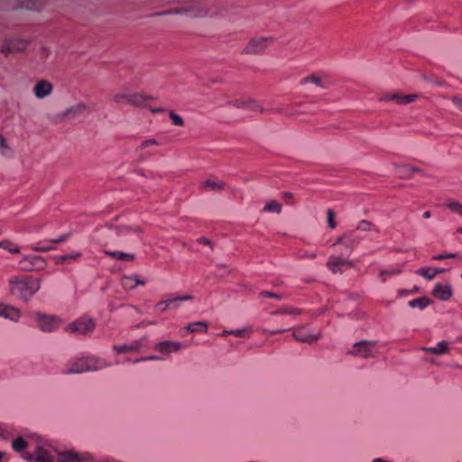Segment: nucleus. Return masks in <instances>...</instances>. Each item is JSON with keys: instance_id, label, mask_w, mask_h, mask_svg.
Listing matches in <instances>:
<instances>
[{"instance_id": "obj_30", "label": "nucleus", "mask_w": 462, "mask_h": 462, "mask_svg": "<svg viewBox=\"0 0 462 462\" xmlns=\"http://www.w3.org/2000/svg\"><path fill=\"white\" fill-rule=\"evenodd\" d=\"M105 254L116 261L130 262L134 259V254L119 251H105Z\"/></svg>"}, {"instance_id": "obj_54", "label": "nucleus", "mask_w": 462, "mask_h": 462, "mask_svg": "<svg viewBox=\"0 0 462 462\" xmlns=\"http://www.w3.org/2000/svg\"><path fill=\"white\" fill-rule=\"evenodd\" d=\"M155 145H158V142L155 139L144 140L141 143L142 148H146L149 146H155Z\"/></svg>"}, {"instance_id": "obj_8", "label": "nucleus", "mask_w": 462, "mask_h": 462, "mask_svg": "<svg viewBox=\"0 0 462 462\" xmlns=\"http://www.w3.org/2000/svg\"><path fill=\"white\" fill-rule=\"evenodd\" d=\"M173 14H186L190 17L202 18L211 14L210 7L207 2H195L183 9H178Z\"/></svg>"}, {"instance_id": "obj_13", "label": "nucleus", "mask_w": 462, "mask_h": 462, "mask_svg": "<svg viewBox=\"0 0 462 462\" xmlns=\"http://www.w3.org/2000/svg\"><path fill=\"white\" fill-rule=\"evenodd\" d=\"M183 347V344L179 341L164 340L158 342L154 345L153 348L155 351L162 355V359L170 357L172 353L180 351Z\"/></svg>"}, {"instance_id": "obj_63", "label": "nucleus", "mask_w": 462, "mask_h": 462, "mask_svg": "<svg viewBox=\"0 0 462 462\" xmlns=\"http://www.w3.org/2000/svg\"><path fill=\"white\" fill-rule=\"evenodd\" d=\"M434 270V273H435V275L437 276L438 274H440V273H443L445 272L444 269L442 268H433Z\"/></svg>"}, {"instance_id": "obj_32", "label": "nucleus", "mask_w": 462, "mask_h": 462, "mask_svg": "<svg viewBox=\"0 0 462 462\" xmlns=\"http://www.w3.org/2000/svg\"><path fill=\"white\" fill-rule=\"evenodd\" d=\"M263 212L280 214L282 212V204L276 200H268L263 208Z\"/></svg>"}, {"instance_id": "obj_58", "label": "nucleus", "mask_w": 462, "mask_h": 462, "mask_svg": "<svg viewBox=\"0 0 462 462\" xmlns=\"http://www.w3.org/2000/svg\"><path fill=\"white\" fill-rule=\"evenodd\" d=\"M132 230L130 227L128 226H120L117 228V234L118 235H125L126 234L128 231Z\"/></svg>"}, {"instance_id": "obj_6", "label": "nucleus", "mask_w": 462, "mask_h": 462, "mask_svg": "<svg viewBox=\"0 0 462 462\" xmlns=\"http://www.w3.org/2000/svg\"><path fill=\"white\" fill-rule=\"evenodd\" d=\"M228 106L237 109L246 110L253 113H264V107L256 100L251 97H236L227 103Z\"/></svg>"}, {"instance_id": "obj_29", "label": "nucleus", "mask_w": 462, "mask_h": 462, "mask_svg": "<svg viewBox=\"0 0 462 462\" xmlns=\"http://www.w3.org/2000/svg\"><path fill=\"white\" fill-rule=\"evenodd\" d=\"M324 79H325V77L319 76L317 74H311V75H309L306 78L302 79L301 84L302 85L314 84L317 87L325 89V88H327V86L325 85Z\"/></svg>"}, {"instance_id": "obj_50", "label": "nucleus", "mask_w": 462, "mask_h": 462, "mask_svg": "<svg viewBox=\"0 0 462 462\" xmlns=\"http://www.w3.org/2000/svg\"><path fill=\"white\" fill-rule=\"evenodd\" d=\"M31 249L36 252H49L51 250H54L55 247L51 245H37L31 246Z\"/></svg>"}, {"instance_id": "obj_61", "label": "nucleus", "mask_w": 462, "mask_h": 462, "mask_svg": "<svg viewBox=\"0 0 462 462\" xmlns=\"http://www.w3.org/2000/svg\"><path fill=\"white\" fill-rule=\"evenodd\" d=\"M232 332H233V329H225L223 330L219 336L220 337H226V336H228V335H231L232 336Z\"/></svg>"}, {"instance_id": "obj_28", "label": "nucleus", "mask_w": 462, "mask_h": 462, "mask_svg": "<svg viewBox=\"0 0 462 462\" xmlns=\"http://www.w3.org/2000/svg\"><path fill=\"white\" fill-rule=\"evenodd\" d=\"M31 444L32 439L25 440L23 438H17L13 440L12 447L16 452H19L22 455L23 452L31 449Z\"/></svg>"}, {"instance_id": "obj_26", "label": "nucleus", "mask_w": 462, "mask_h": 462, "mask_svg": "<svg viewBox=\"0 0 462 462\" xmlns=\"http://www.w3.org/2000/svg\"><path fill=\"white\" fill-rule=\"evenodd\" d=\"M402 273L400 266L381 268L378 270V279L381 282H385L390 277L399 275Z\"/></svg>"}, {"instance_id": "obj_46", "label": "nucleus", "mask_w": 462, "mask_h": 462, "mask_svg": "<svg viewBox=\"0 0 462 462\" xmlns=\"http://www.w3.org/2000/svg\"><path fill=\"white\" fill-rule=\"evenodd\" d=\"M317 256V251L300 250L298 254V257L300 259H315Z\"/></svg>"}, {"instance_id": "obj_37", "label": "nucleus", "mask_w": 462, "mask_h": 462, "mask_svg": "<svg viewBox=\"0 0 462 462\" xmlns=\"http://www.w3.org/2000/svg\"><path fill=\"white\" fill-rule=\"evenodd\" d=\"M253 332L251 326H245L242 328L233 329L232 336L242 338H249Z\"/></svg>"}, {"instance_id": "obj_41", "label": "nucleus", "mask_w": 462, "mask_h": 462, "mask_svg": "<svg viewBox=\"0 0 462 462\" xmlns=\"http://www.w3.org/2000/svg\"><path fill=\"white\" fill-rule=\"evenodd\" d=\"M416 273L429 281H431L436 277L434 270L431 267L420 268L416 271Z\"/></svg>"}, {"instance_id": "obj_47", "label": "nucleus", "mask_w": 462, "mask_h": 462, "mask_svg": "<svg viewBox=\"0 0 462 462\" xmlns=\"http://www.w3.org/2000/svg\"><path fill=\"white\" fill-rule=\"evenodd\" d=\"M169 116L171 119L172 124L174 125H177V126H182L183 125L184 121L181 118V116H179L178 114L174 113L173 111H170Z\"/></svg>"}, {"instance_id": "obj_5", "label": "nucleus", "mask_w": 462, "mask_h": 462, "mask_svg": "<svg viewBox=\"0 0 462 462\" xmlns=\"http://www.w3.org/2000/svg\"><path fill=\"white\" fill-rule=\"evenodd\" d=\"M95 327V322L91 318L82 317L73 322H70L67 326L66 331L71 334L86 336L92 333Z\"/></svg>"}, {"instance_id": "obj_39", "label": "nucleus", "mask_w": 462, "mask_h": 462, "mask_svg": "<svg viewBox=\"0 0 462 462\" xmlns=\"http://www.w3.org/2000/svg\"><path fill=\"white\" fill-rule=\"evenodd\" d=\"M0 248L4 249L11 254H19L20 253L19 246L17 245H15L14 243L8 241V240L0 242Z\"/></svg>"}, {"instance_id": "obj_7", "label": "nucleus", "mask_w": 462, "mask_h": 462, "mask_svg": "<svg viewBox=\"0 0 462 462\" xmlns=\"http://www.w3.org/2000/svg\"><path fill=\"white\" fill-rule=\"evenodd\" d=\"M273 43L272 36H258L252 38L244 49L246 54H260Z\"/></svg>"}, {"instance_id": "obj_16", "label": "nucleus", "mask_w": 462, "mask_h": 462, "mask_svg": "<svg viewBox=\"0 0 462 462\" xmlns=\"http://www.w3.org/2000/svg\"><path fill=\"white\" fill-rule=\"evenodd\" d=\"M145 341H146V338L143 337V338L134 340L129 344H116L112 346V349L116 355H123V354L131 353V352L137 353L142 349L143 343Z\"/></svg>"}, {"instance_id": "obj_24", "label": "nucleus", "mask_w": 462, "mask_h": 462, "mask_svg": "<svg viewBox=\"0 0 462 462\" xmlns=\"http://www.w3.org/2000/svg\"><path fill=\"white\" fill-rule=\"evenodd\" d=\"M146 281L137 274L125 275L122 278L121 284L125 290H134L137 285H145Z\"/></svg>"}, {"instance_id": "obj_35", "label": "nucleus", "mask_w": 462, "mask_h": 462, "mask_svg": "<svg viewBox=\"0 0 462 462\" xmlns=\"http://www.w3.org/2000/svg\"><path fill=\"white\" fill-rule=\"evenodd\" d=\"M431 304V300L427 297H420L414 300H411L408 302V305L411 308H419V309H425L426 307L430 306Z\"/></svg>"}, {"instance_id": "obj_62", "label": "nucleus", "mask_w": 462, "mask_h": 462, "mask_svg": "<svg viewBox=\"0 0 462 462\" xmlns=\"http://www.w3.org/2000/svg\"><path fill=\"white\" fill-rule=\"evenodd\" d=\"M371 462H393V461L389 460V459H383L382 457H376V458L373 459Z\"/></svg>"}, {"instance_id": "obj_10", "label": "nucleus", "mask_w": 462, "mask_h": 462, "mask_svg": "<svg viewBox=\"0 0 462 462\" xmlns=\"http://www.w3.org/2000/svg\"><path fill=\"white\" fill-rule=\"evenodd\" d=\"M35 322L40 330L43 332H52L60 328L61 319L56 316L38 312L35 314Z\"/></svg>"}, {"instance_id": "obj_12", "label": "nucleus", "mask_w": 462, "mask_h": 462, "mask_svg": "<svg viewBox=\"0 0 462 462\" xmlns=\"http://www.w3.org/2000/svg\"><path fill=\"white\" fill-rule=\"evenodd\" d=\"M419 98L418 94H402L400 92H392L383 95L379 101L381 102H393L399 106H406L415 102Z\"/></svg>"}, {"instance_id": "obj_44", "label": "nucleus", "mask_w": 462, "mask_h": 462, "mask_svg": "<svg viewBox=\"0 0 462 462\" xmlns=\"http://www.w3.org/2000/svg\"><path fill=\"white\" fill-rule=\"evenodd\" d=\"M275 313L280 315L299 316L301 314V310L296 308H282L278 310Z\"/></svg>"}, {"instance_id": "obj_36", "label": "nucleus", "mask_w": 462, "mask_h": 462, "mask_svg": "<svg viewBox=\"0 0 462 462\" xmlns=\"http://www.w3.org/2000/svg\"><path fill=\"white\" fill-rule=\"evenodd\" d=\"M187 330L194 333V332H203L206 333L208 331V323L204 321H197L191 322L187 325Z\"/></svg>"}, {"instance_id": "obj_15", "label": "nucleus", "mask_w": 462, "mask_h": 462, "mask_svg": "<svg viewBox=\"0 0 462 462\" xmlns=\"http://www.w3.org/2000/svg\"><path fill=\"white\" fill-rule=\"evenodd\" d=\"M54 89L53 84L47 79H39L35 82L32 93L37 99H44L50 97Z\"/></svg>"}, {"instance_id": "obj_25", "label": "nucleus", "mask_w": 462, "mask_h": 462, "mask_svg": "<svg viewBox=\"0 0 462 462\" xmlns=\"http://www.w3.org/2000/svg\"><path fill=\"white\" fill-rule=\"evenodd\" d=\"M421 350L436 356H441L448 353L449 344L446 340L439 342L435 346L421 347Z\"/></svg>"}, {"instance_id": "obj_60", "label": "nucleus", "mask_w": 462, "mask_h": 462, "mask_svg": "<svg viewBox=\"0 0 462 462\" xmlns=\"http://www.w3.org/2000/svg\"><path fill=\"white\" fill-rule=\"evenodd\" d=\"M67 237H68L67 235H62V236H60L58 238L51 240V242H53V243H62V242H64L67 239Z\"/></svg>"}, {"instance_id": "obj_19", "label": "nucleus", "mask_w": 462, "mask_h": 462, "mask_svg": "<svg viewBox=\"0 0 462 462\" xmlns=\"http://www.w3.org/2000/svg\"><path fill=\"white\" fill-rule=\"evenodd\" d=\"M88 372L98 371L111 366V363L97 356H84Z\"/></svg>"}, {"instance_id": "obj_1", "label": "nucleus", "mask_w": 462, "mask_h": 462, "mask_svg": "<svg viewBox=\"0 0 462 462\" xmlns=\"http://www.w3.org/2000/svg\"><path fill=\"white\" fill-rule=\"evenodd\" d=\"M8 284L11 295L27 302L40 291L42 280L32 276H16L11 278Z\"/></svg>"}, {"instance_id": "obj_64", "label": "nucleus", "mask_w": 462, "mask_h": 462, "mask_svg": "<svg viewBox=\"0 0 462 462\" xmlns=\"http://www.w3.org/2000/svg\"><path fill=\"white\" fill-rule=\"evenodd\" d=\"M430 216H431L430 211H425L423 213V217L426 218V219L430 218Z\"/></svg>"}, {"instance_id": "obj_4", "label": "nucleus", "mask_w": 462, "mask_h": 462, "mask_svg": "<svg viewBox=\"0 0 462 462\" xmlns=\"http://www.w3.org/2000/svg\"><path fill=\"white\" fill-rule=\"evenodd\" d=\"M292 337L298 342L311 345L320 340L323 335L320 330L311 331L309 327L301 325L292 329Z\"/></svg>"}, {"instance_id": "obj_40", "label": "nucleus", "mask_w": 462, "mask_h": 462, "mask_svg": "<svg viewBox=\"0 0 462 462\" xmlns=\"http://www.w3.org/2000/svg\"><path fill=\"white\" fill-rule=\"evenodd\" d=\"M0 154L3 156H10L12 154V148L7 143L6 139L0 134Z\"/></svg>"}, {"instance_id": "obj_53", "label": "nucleus", "mask_w": 462, "mask_h": 462, "mask_svg": "<svg viewBox=\"0 0 462 462\" xmlns=\"http://www.w3.org/2000/svg\"><path fill=\"white\" fill-rule=\"evenodd\" d=\"M1 52L5 55H8L9 53L14 52V50L11 49V42H5L1 49Z\"/></svg>"}, {"instance_id": "obj_43", "label": "nucleus", "mask_w": 462, "mask_h": 462, "mask_svg": "<svg viewBox=\"0 0 462 462\" xmlns=\"http://www.w3.org/2000/svg\"><path fill=\"white\" fill-rule=\"evenodd\" d=\"M28 42L22 40L11 41V49L14 50V52H23L26 50Z\"/></svg>"}, {"instance_id": "obj_51", "label": "nucleus", "mask_w": 462, "mask_h": 462, "mask_svg": "<svg viewBox=\"0 0 462 462\" xmlns=\"http://www.w3.org/2000/svg\"><path fill=\"white\" fill-rule=\"evenodd\" d=\"M457 256V254L449 253V254H442L434 255L433 259L437 260V261H441V260H444V259L456 258Z\"/></svg>"}, {"instance_id": "obj_57", "label": "nucleus", "mask_w": 462, "mask_h": 462, "mask_svg": "<svg viewBox=\"0 0 462 462\" xmlns=\"http://www.w3.org/2000/svg\"><path fill=\"white\" fill-rule=\"evenodd\" d=\"M262 296L263 297H272V298H275L277 300L281 299V296H279L277 294H274L273 292H270V291H263V292H262Z\"/></svg>"}, {"instance_id": "obj_17", "label": "nucleus", "mask_w": 462, "mask_h": 462, "mask_svg": "<svg viewBox=\"0 0 462 462\" xmlns=\"http://www.w3.org/2000/svg\"><path fill=\"white\" fill-rule=\"evenodd\" d=\"M431 293L439 300L447 301L452 298L453 289L448 282H438L434 285Z\"/></svg>"}, {"instance_id": "obj_9", "label": "nucleus", "mask_w": 462, "mask_h": 462, "mask_svg": "<svg viewBox=\"0 0 462 462\" xmlns=\"http://www.w3.org/2000/svg\"><path fill=\"white\" fill-rule=\"evenodd\" d=\"M327 268L334 274L343 273L345 271L354 268L353 261L342 256L332 254L328 257Z\"/></svg>"}, {"instance_id": "obj_59", "label": "nucleus", "mask_w": 462, "mask_h": 462, "mask_svg": "<svg viewBox=\"0 0 462 462\" xmlns=\"http://www.w3.org/2000/svg\"><path fill=\"white\" fill-rule=\"evenodd\" d=\"M284 331H285L284 329H278V330H268V329H263V333H266V334H269V335H273V334L282 333V332H284Z\"/></svg>"}, {"instance_id": "obj_48", "label": "nucleus", "mask_w": 462, "mask_h": 462, "mask_svg": "<svg viewBox=\"0 0 462 462\" xmlns=\"http://www.w3.org/2000/svg\"><path fill=\"white\" fill-rule=\"evenodd\" d=\"M170 302L166 300L159 301L155 305V309L160 312H165L168 309H170Z\"/></svg>"}, {"instance_id": "obj_21", "label": "nucleus", "mask_w": 462, "mask_h": 462, "mask_svg": "<svg viewBox=\"0 0 462 462\" xmlns=\"http://www.w3.org/2000/svg\"><path fill=\"white\" fill-rule=\"evenodd\" d=\"M0 317L17 322L21 318V311L14 306L0 302Z\"/></svg>"}, {"instance_id": "obj_45", "label": "nucleus", "mask_w": 462, "mask_h": 462, "mask_svg": "<svg viewBox=\"0 0 462 462\" xmlns=\"http://www.w3.org/2000/svg\"><path fill=\"white\" fill-rule=\"evenodd\" d=\"M373 226L374 225L372 222L363 219L357 223L356 229L364 232H369L373 229Z\"/></svg>"}, {"instance_id": "obj_38", "label": "nucleus", "mask_w": 462, "mask_h": 462, "mask_svg": "<svg viewBox=\"0 0 462 462\" xmlns=\"http://www.w3.org/2000/svg\"><path fill=\"white\" fill-rule=\"evenodd\" d=\"M193 300V296H191L189 294L183 295V296H176V297L167 299V300L170 302V307L171 309H178L179 301H186V300Z\"/></svg>"}, {"instance_id": "obj_42", "label": "nucleus", "mask_w": 462, "mask_h": 462, "mask_svg": "<svg viewBox=\"0 0 462 462\" xmlns=\"http://www.w3.org/2000/svg\"><path fill=\"white\" fill-rule=\"evenodd\" d=\"M147 99L148 98L143 94L132 92L129 105L141 106Z\"/></svg>"}, {"instance_id": "obj_20", "label": "nucleus", "mask_w": 462, "mask_h": 462, "mask_svg": "<svg viewBox=\"0 0 462 462\" xmlns=\"http://www.w3.org/2000/svg\"><path fill=\"white\" fill-rule=\"evenodd\" d=\"M58 462H85L89 455H79L71 449L55 451Z\"/></svg>"}, {"instance_id": "obj_56", "label": "nucleus", "mask_w": 462, "mask_h": 462, "mask_svg": "<svg viewBox=\"0 0 462 462\" xmlns=\"http://www.w3.org/2000/svg\"><path fill=\"white\" fill-rule=\"evenodd\" d=\"M41 51V55H42L45 60L49 59V57L51 56V51L50 48H48V47H46V46L42 47V49H41V51Z\"/></svg>"}, {"instance_id": "obj_14", "label": "nucleus", "mask_w": 462, "mask_h": 462, "mask_svg": "<svg viewBox=\"0 0 462 462\" xmlns=\"http://www.w3.org/2000/svg\"><path fill=\"white\" fill-rule=\"evenodd\" d=\"M88 109V106L84 103L75 104L64 111L57 115V119L60 122L73 120L78 118Z\"/></svg>"}, {"instance_id": "obj_55", "label": "nucleus", "mask_w": 462, "mask_h": 462, "mask_svg": "<svg viewBox=\"0 0 462 462\" xmlns=\"http://www.w3.org/2000/svg\"><path fill=\"white\" fill-rule=\"evenodd\" d=\"M451 101L452 103L457 107L459 108L461 111H462V98L457 97V96H454L451 97Z\"/></svg>"}, {"instance_id": "obj_33", "label": "nucleus", "mask_w": 462, "mask_h": 462, "mask_svg": "<svg viewBox=\"0 0 462 462\" xmlns=\"http://www.w3.org/2000/svg\"><path fill=\"white\" fill-rule=\"evenodd\" d=\"M132 92L123 89L114 95V101L117 104H129Z\"/></svg>"}, {"instance_id": "obj_23", "label": "nucleus", "mask_w": 462, "mask_h": 462, "mask_svg": "<svg viewBox=\"0 0 462 462\" xmlns=\"http://www.w3.org/2000/svg\"><path fill=\"white\" fill-rule=\"evenodd\" d=\"M356 240V236L354 231H347L339 236L335 243L333 244V246L337 245H345L348 250L349 253L353 251V244Z\"/></svg>"}, {"instance_id": "obj_18", "label": "nucleus", "mask_w": 462, "mask_h": 462, "mask_svg": "<svg viewBox=\"0 0 462 462\" xmlns=\"http://www.w3.org/2000/svg\"><path fill=\"white\" fill-rule=\"evenodd\" d=\"M87 366L84 356L70 360L62 370L63 374H78L87 373Z\"/></svg>"}, {"instance_id": "obj_31", "label": "nucleus", "mask_w": 462, "mask_h": 462, "mask_svg": "<svg viewBox=\"0 0 462 462\" xmlns=\"http://www.w3.org/2000/svg\"><path fill=\"white\" fill-rule=\"evenodd\" d=\"M444 207L451 213L462 216V203L454 199L446 200Z\"/></svg>"}, {"instance_id": "obj_27", "label": "nucleus", "mask_w": 462, "mask_h": 462, "mask_svg": "<svg viewBox=\"0 0 462 462\" xmlns=\"http://www.w3.org/2000/svg\"><path fill=\"white\" fill-rule=\"evenodd\" d=\"M225 183L221 180H206L200 183V188L204 191H221Z\"/></svg>"}, {"instance_id": "obj_49", "label": "nucleus", "mask_w": 462, "mask_h": 462, "mask_svg": "<svg viewBox=\"0 0 462 462\" xmlns=\"http://www.w3.org/2000/svg\"><path fill=\"white\" fill-rule=\"evenodd\" d=\"M327 218H328V223L329 227L334 229L336 227L337 224L335 221V214L332 209H328Z\"/></svg>"}, {"instance_id": "obj_3", "label": "nucleus", "mask_w": 462, "mask_h": 462, "mask_svg": "<svg viewBox=\"0 0 462 462\" xmlns=\"http://www.w3.org/2000/svg\"><path fill=\"white\" fill-rule=\"evenodd\" d=\"M375 346L376 341L360 340L353 344L348 355L362 359L373 358L375 356Z\"/></svg>"}, {"instance_id": "obj_2", "label": "nucleus", "mask_w": 462, "mask_h": 462, "mask_svg": "<svg viewBox=\"0 0 462 462\" xmlns=\"http://www.w3.org/2000/svg\"><path fill=\"white\" fill-rule=\"evenodd\" d=\"M54 448L41 439H32L31 449L23 452L22 457L28 462H53Z\"/></svg>"}, {"instance_id": "obj_52", "label": "nucleus", "mask_w": 462, "mask_h": 462, "mask_svg": "<svg viewBox=\"0 0 462 462\" xmlns=\"http://www.w3.org/2000/svg\"><path fill=\"white\" fill-rule=\"evenodd\" d=\"M158 360H162V357L158 356H145V357H143V358L134 359L132 362L133 363H139V362H143V361H158Z\"/></svg>"}, {"instance_id": "obj_11", "label": "nucleus", "mask_w": 462, "mask_h": 462, "mask_svg": "<svg viewBox=\"0 0 462 462\" xmlns=\"http://www.w3.org/2000/svg\"><path fill=\"white\" fill-rule=\"evenodd\" d=\"M47 265L46 260L39 255L27 254L20 261V269L24 272H34L44 270Z\"/></svg>"}, {"instance_id": "obj_22", "label": "nucleus", "mask_w": 462, "mask_h": 462, "mask_svg": "<svg viewBox=\"0 0 462 462\" xmlns=\"http://www.w3.org/2000/svg\"><path fill=\"white\" fill-rule=\"evenodd\" d=\"M394 169L398 176L402 179H411L414 173L421 172L420 168L408 163L395 164Z\"/></svg>"}, {"instance_id": "obj_34", "label": "nucleus", "mask_w": 462, "mask_h": 462, "mask_svg": "<svg viewBox=\"0 0 462 462\" xmlns=\"http://www.w3.org/2000/svg\"><path fill=\"white\" fill-rule=\"evenodd\" d=\"M81 254L79 253L67 254L63 255H56L52 259L57 264H65L70 260H77Z\"/></svg>"}]
</instances>
